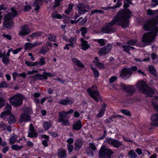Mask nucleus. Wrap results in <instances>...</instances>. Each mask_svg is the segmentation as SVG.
I'll return each instance as SVG.
<instances>
[{
	"mask_svg": "<svg viewBox=\"0 0 158 158\" xmlns=\"http://www.w3.org/2000/svg\"><path fill=\"white\" fill-rule=\"evenodd\" d=\"M131 12L128 9L119 11L111 22L106 24L105 27L102 28V31L106 33L114 32L115 29L113 25L117 23L123 28L128 27L129 19L131 17Z\"/></svg>",
	"mask_w": 158,
	"mask_h": 158,
	"instance_id": "obj_1",
	"label": "nucleus"
},
{
	"mask_svg": "<svg viewBox=\"0 0 158 158\" xmlns=\"http://www.w3.org/2000/svg\"><path fill=\"white\" fill-rule=\"evenodd\" d=\"M158 23L155 19L149 20L143 25V29L146 31H150L151 32L144 34L142 38L143 43L149 44L152 43L155 39V36L158 32Z\"/></svg>",
	"mask_w": 158,
	"mask_h": 158,
	"instance_id": "obj_2",
	"label": "nucleus"
},
{
	"mask_svg": "<svg viewBox=\"0 0 158 158\" xmlns=\"http://www.w3.org/2000/svg\"><path fill=\"white\" fill-rule=\"evenodd\" d=\"M113 153V152L107 148L105 145H103L99 150V156L100 158H111Z\"/></svg>",
	"mask_w": 158,
	"mask_h": 158,
	"instance_id": "obj_3",
	"label": "nucleus"
},
{
	"mask_svg": "<svg viewBox=\"0 0 158 158\" xmlns=\"http://www.w3.org/2000/svg\"><path fill=\"white\" fill-rule=\"evenodd\" d=\"M97 86L94 85L91 88L87 89V91L89 95L97 102L101 98L100 94L97 89Z\"/></svg>",
	"mask_w": 158,
	"mask_h": 158,
	"instance_id": "obj_4",
	"label": "nucleus"
},
{
	"mask_svg": "<svg viewBox=\"0 0 158 158\" xmlns=\"http://www.w3.org/2000/svg\"><path fill=\"white\" fill-rule=\"evenodd\" d=\"M25 97L22 94L16 95L10 98V103L15 106H19L22 104L23 101Z\"/></svg>",
	"mask_w": 158,
	"mask_h": 158,
	"instance_id": "obj_5",
	"label": "nucleus"
},
{
	"mask_svg": "<svg viewBox=\"0 0 158 158\" xmlns=\"http://www.w3.org/2000/svg\"><path fill=\"white\" fill-rule=\"evenodd\" d=\"M4 109L5 110L1 113L0 117L3 119H6L9 122L10 121V106L8 103H6V106Z\"/></svg>",
	"mask_w": 158,
	"mask_h": 158,
	"instance_id": "obj_6",
	"label": "nucleus"
},
{
	"mask_svg": "<svg viewBox=\"0 0 158 158\" xmlns=\"http://www.w3.org/2000/svg\"><path fill=\"white\" fill-rule=\"evenodd\" d=\"M106 142L109 144L112 145L114 147L118 148L122 144L116 139H112L111 138H107L106 139Z\"/></svg>",
	"mask_w": 158,
	"mask_h": 158,
	"instance_id": "obj_7",
	"label": "nucleus"
},
{
	"mask_svg": "<svg viewBox=\"0 0 158 158\" xmlns=\"http://www.w3.org/2000/svg\"><path fill=\"white\" fill-rule=\"evenodd\" d=\"M132 74V72L130 69L123 68L121 71L120 76L122 78L127 79Z\"/></svg>",
	"mask_w": 158,
	"mask_h": 158,
	"instance_id": "obj_8",
	"label": "nucleus"
},
{
	"mask_svg": "<svg viewBox=\"0 0 158 158\" xmlns=\"http://www.w3.org/2000/svg\"><path fill=\"white\" fill-rule=\"evenodd\" d=\"M120 86L122 89L125 91L129 94H133L135 91L134 88L133 86L121 84Z\"/></svg>",
	"mask_w": 158,
	"mask_h": 158,
	"instance_id": "obj_9",
	"label": "nucleus"
},
{
	"mask_svg": "<svg viewBox=\"0 0 158 158\" xmlns=\"http://www.w3.org/2000/svg\"><path fill=\"white\" fill-rule=\"evenodd\" d=\"M137 87L141 93H143L148 88L146 82L144 81H140L137 84Z\"/></svg>",
	"mask_w": 158,
	"mask_h": 158,
	"instance_id": "obj_10",
	"label": "nucleus"
},
{
	"mask_svg": "<svg viewBox=\"0 0 158 158\" xmlns=\"http://www.w3.org/2000/svg\"><path fill=\"white\" fill-rule=\"evenodd\" d=\"M78 11L80 14H83L85 12H87L89 8V6L84 4H79L78 5Z\"/></svg>",
	"mask_w": 158,
	"mask_h": 158,
	"instance_id": "obj_11",
	"label": "nucleus"
},
{
	"mask_svg": "<svg viewBox=\"0 0 158 158\" xmlns=\"http://www.w3.org/2000/svg\"><path fill=\"white\" fill-rule=\"evenodd\" d=\"M151 119L152 122L151 123L152 127L158 126V113L154 114L152 115Z\"/></svg>",
	"mask_w": 158,
	"mask_h": 158,
	"instance_id": "obj_12",
	"label": "nucleus"
},
{
	"mask_svg": "<svg viewBox=\"0 0 158 158\" xmlns=\"http://www.w3.org/2000/svg\"><path fill=\"white\" fill-rule=\"evenodd\" d=\"M28 25H26L22 27L19 33V35L21 36L27 35L30 32V30L28 28Z\"/></svg>",
	"mask_w": 158,
	"mask_h": 158,
	"instance_id": "obj_13",
	"label": "nucleus"
},
{
	"mask_svg": "<svg viewBox=\"0 0 158 158\" xmlns=\"http://www.w3.org/2000/svg\"><path fill=\"white\" fill-rule=\"evenodd\" d=\"M4 26L7 29L10 27V13H8L5 16L3 22Z\"/></svg>",
	"mask_w": 158,
	"mask_h": 158,
	"instance_id": "obj_14",
	"label": "nucleus"
},
{
	"mask_svg": "<svg viewBox=\"0 0 158 158\" xmlns=\"http://www.w3.org/2000/svg\"><path fill=\"white\" fill-rule=\"evenodd\" d=\"M31 117L28 114L24 113L22 114L19 119V121L21 122H27L30 121Z\"/></svg>",
	"mask_w": 158,
	"mask_h": 158,
	"instance_id": "obj_15",
	"label": "nucleus"
},
{
	"mask_svg": "<svg viewBox=\"0 0 158 158\" xmlns=\"http://www.w3.org/2000/svg\"><path fill=\"white\" fill-rule=\"evenodd\" d=\"M58 158H65L67 156L66 151L61 148L59 149L57 151Z\"/></svg>",
	"mask_w": 158,
	"mask_h": 158,
	"instance_id": "obj_16",
	"label": "nucleus"
},
{
	"mask_svg": "<svg viewBox=\"0 0 158 158\" xmlns=\"http://www.w3.org/2000/svg\"><path fill=\"white\" fill-rule=\"evenodd\" d=\"M82 127L81 121L79 120L75 122L73 124V129L74 130H79Z\"/></svg>",
	"mask_w": 158,
	"mask_h": 158,
	"instance_id": "obj_17",
	"label": "nucleus"
},
{
	"mask_svg": "<svg viewBox=\"0 0 158 158\" xmlns=\"http://www.w3.org/2000/svg\"><path fill=\"white\" fill-rule=\"evenodd\" d=\"M29 77L31 78H34L35 80H42L44 79L46 80L48 78L45 75H42L40 74H35L34 76L30 77Z\"/></svg>",
	"mask_w": 158,
	"mask_h": 158,
	"instance_id": "obj_18",
	"label": "nucleus"
},
{
	"mask_svg": "<svg viewBox=\"0 0 158 158\" xmlns=\"http://www.w3.org/2000/svg\"><path fill=\"white\" fill-rule=\"evenodd\" d=\"M155 93L154 91L152 88L148 87L146 90L143 92L148 97H152Z\"/></svg>",
	"mask_w": 158,
	"mask_h": 158,
	"instance_id": "obj_19",
	"label": "nucleus"
},
{
	"mask_svg": "<svg viewBox=\"0 0 158 158\" xmlns=\"http://www.w3.org/2000/svg\"><path fill=\"white\" fill-rule=\"evenodd\" d=\"M10 20H11L17 16L18 12L13 7L10 8Z\"/></svg>",
	"mask_w": 158,
	"mask_h": 158,
	"instance_id": "obj_20",
	"label": "nucleus"
},
{
	"mask_svg": "<svg viewBox=\"0 0 158 158\" xmlns=\"http://www.w3.org/2000/svg\"><path fill=\"white\" fill-rule=\"evenodd\" d=\"M82 42V48L84 50H86L88 49L90 46L88 44L87 42L83 39H81Z\"/></svg>",
	"mask_w": 158,
	"mask_h": 158,
	"instance_id": "obj_21",
	"label": "nucleus"
},
{
	"mask_svg": "<svg viewBox=\"0 0 158 158\" xmlns=\"http://www.w3.org/2000/svg\"><path fill=\"white\" fill-rule=\"evenodd\" d=\"M106 104L105 103H103L102 105L101 110H100L97 116V117H101L102 116L106 110Z\"/></svg>",
	"mask_w": 158,
	"mask_h": 158,
	"instance_id": "obj_22",
	"label": "nucleus"
},
{
	"mask_svg": "<svg viewBox=\"0 0 158 158\" xmlns=\"http://www.w3.org/2000/svg\"><path fill=\"white\" fill-rule=\"evenodd\" d=\"M72 60L74 64L76 65L81 67H84V64L77 58H73L72 59Z\"/></svg>",
	"mask_w": 158,
	"mask_h": 158,
	"instance_id": "obj_23",
	"label": "nucleus"
},
{
	"mask_svg": "<svg viewBox=\"0 0 158 158\" xmlns=\"http://www.w3.org/2000/svg\"><path fill=\"white\" fill-rule=\"evenodd\" d=\"M59 118L58 119V121L59 122H61L62 121L61 120L64 119V118H65L66 117V112L64 111H62L59 113Z\"/></svg>",
	"mask_w": 158,
	"mask_h": 158,
	"instance_id": "obj_24",
	"label": "nucleus"
},
{
	"mask_svg": "<svg viewBox=\"0 0 158 158\" xmlns=\"http://www.w3.org/2000/svg\"><path fill=\"white\" fill-rule=\"evenodd\" d=\"M148 69L149 71L151 74L153 75L156 77L157 76V73L153 66L152 65L149 66L148 67Z\"/></svg>",
	"mask_w": 158,
	"mask_h": 158,
	"instance_id": "obj_25",
	"label": "nucleus"
},
{
	"mask_svg": "<svg viewBox=\"0 0 158 158\" xmlns=\"http://www.w3.org/2000/svg\"><path fill=\"white\" fill-rule=\"evenodd\" d=\"M119 1H120V0H118L117 2L116 3V5L114 7H108L106 8L105 7H102V9H105V10H108V9H110V8L114 9L117 7H118L120 6H121L122 4V3L119 2Z\"/></svg>",
	"mask_w": 158,
	"mask_h": 158,
	"instance_id": "obj_26",
	"label": "nucleus"
},
{
	"mask_svg": "<svg viewBox=\"0 0 158 158\" xmlns=\"http://www.w3.org/2000/svg\"><path fill=\"white\" fill-rule=\"evenodd\" d=\"M59 103L61 104L66 105L68 104H71L72 102L71 101L69 100V99H67L65 100H62L59 102Z\"/></svg>",
	"mask_w": 158,
	"mask_h": 158,
	"instance_id": "obj_27",
	"label": "nucleus"
},
{
	"mask_svg": "<svg viewBox=\"0 0 158 158\" xmlns=\"http://www.w3.org/2000/svg\"><path fill=\"white\" fill-rule=\"evenodd\" d=\"M42 32L40 31H37L33 33L31 35H29V36L33 39L34 38L38 37L40 36L42 34Z\"/></svg>",
	"mask_w": 158,
	"mask_h": 158,
	"instance_id": "obj_28",
	"label": "nucleus"
},
{
	"mask_svg": "<svg viewBox=\"0 0 158 158\" xmlns=\"http://www.w3.org/2000/svg\"><path fill=\"white\" fill-rule=\"evenodd\" d=\"M49 50V48L42 47L39 51V53L41 54H45L47 52H48Z\"/></svg>",
	"mask_w": 158,
	"mask_h": 158,
	"instance_id": "obj_29",
	"label": "nucleus"
},
{
	"mask_svg": "<svg viewBox=\"0 0 158 158\" xmlns=\"http://www.w3.org/2000/svg\"><path fill=\"white\" fill-rule=\"evenodd\" d=\"M93 62L94 63L95 66L99 69H102L104 68V65L102 63L96 62L94 61H93Z\"/></svg>",
	"mask_w": 158,
	"mask_h": 158,
	"instance_id": "obj_30",
	"label": "nucleus"
},
{
	"mask_svg": "<svg viewBox=\"0 0 158 158\" xmlns=\"http://www.w3.org/2000/svg\"><path fill=\"white\" fill-rule=\"evenodd\" d=\"M81 32V35L84 37H85V34L87 32V28L85 27H81L80 29Z\"/></svg>",
	"mask_w": 158,
	"mask_h": 158,
	"instance_id": "obj_31",
	"label": "nucleus"
},
{
	"mask_svg": "<svg viewBox=\"0 0 158 158\" xmlns=\"http://www.w3.org/2000/svg\"><path fill=\"white\" fill-rule=\"evenodd\" d=\"M128 154L130 158H136L137 156L136 154L133 150H130Z\"/></svg>",
	"mask_w": 158,
	"mask_h": 158,
	"instance_id": "obj_32",
	"label": "nucleus"
},
{
	"mask_svg": "<svg viewBox=\"0 0 158 158\" xmlns=\"http://www.w3.org/2000/svg\"><path fill=\"white\" fill-rule=\"evenodd\" d=\"M7 103L4 99L0 97V109L4 106Z\"/></svg>",
	"mask_w": 158,
	"mask_h": 158,
	"instance_id": "obj_33",
	"label": "nucleus"
},
{
	"mask_svg": "<svg viewBox=\"0 0 158 158\" xmlns=\"http://www.w3.org/2000/svg\"><path fill=\"white\" fill-rule=\"evenodd\" d=\"M95 41L96 42L98 43L101 46H103L105 44V40L103 39H95Z\"/></svg>",
	"mask_w": 158,
	"mask_h": 158,
	"instance_id": "obj_34",
	"label": "nucleus"
},
{
	"mask_svg": "<svg viewBox=\"0 0 158 158\" xmlns=\"http://www.w3.org/2000/svg\"><path fill=\"white\" fill-rule=\"evenodd\" d=\"M24 46L25 50H26L28 49H31L32 48H33L32 44L31 43H26L25 44Z\"/></svg>",
	"mask_w": 158,
	"mask_h": 158,
	"instance_id": "obj_35",
	"label": "nucleus"
},
{
	"mask_svg": "<svg viewBox=\"0 0 158 158\" xmlns=\"http://www.w3.org/2000/svg\"><path fill=\"white\" fill-rule=\"evenodd\" d=\"M37 135V133L35 132L34 131L30 132L28 133V136L31 138L36 137Z\"/></svg>",
	"mask_w": 158,
	"mask_h": 158,
	"instance_id": "obj_36",
	"label": "nucleus"
},
{
	"mask_svg": "<svg viewBox=\"0 0 158 158\" xmlns=\"http://www.w3.org/2000/svg\"><path fill=\"white\" fill-rule=\"evenodd\" d=\"M75 145L76 148H77L78 149H80L82 145L81 141L79 139L77 140L75 142Z\"/></svg>",
	"mask_w": 158,
	"mask_h": 158,
	"instance_id": "obj_37",
	"label": "nucleus"
},
{
	"mask_svg": "<svg viewBox=\"0 0 158 158\" xmlns=\"http://www.w3.org/2000/svg\"><path fill=\"white\" fill-rule=\"evenodd\" d=\"M44 129L47 130L52 126V124L48 122H45L43 124Z\"/></svg>",
	"mask_w": 158,
	"mask_h": 158,
	"instance_id": "obj_38",
	"label": "nucleus"
},
{
	"mask_svg": "<svg viewBox=\"0 0 158 158\" xmlns=\"http://www.w3.org/2000/svg\"><path fill=\"white\" fill-rule=\"evenodd\" d=\"M18 136L15 134H13L11 137H10V143H14L16 141Z\"/></svg>",
	"mask_w": 158,
	"mask_h": 158,
	"instance_id": "obj_39",
	"label": "nucleus"
},
{
	"mask_svg": "<svg viewBox=\"0 0 158 158\" xmlns=\"http://www.w3.org/2000/svg\"><path fill=\"white\" fill-rule=\"evenodd\" d=\"M105 48L106 52L107 53H109L110 51L111 50L112 48V46L110 44H108L106 46L104 47Z\"/></svg>",
	"mask_w": 158,
	"mask_h": 158,
	"instance_id": "obj_40",
	"label": "nucleus"
},
{
	"mask_svg": "<svg viewBox=\"0 0 158 158\" xmlns=\"http://www.w3.org/2000/svg\"><path fill=\"white\" fill-rule=\"evenodd\" d=\"M91 68L93 71L94 76L96 77H98L99 76L98 71L94 67H91Z\"/></svg>",
	"mask_w": 158,
	"mask_h": 158,
	"instance_id": "obj_41",
	"label": "nucleus"
},
{
	"mask_svg": "<svg viewBox=\"0 0 158 158\" xmlns=\"http://www.w3.org/2000/svg\"><path fill=\"white\" fill-rule=\"evenodd\" d=\"M148 15H152L155 14L156 12H158V10H152L148 9L147 10Z\"/></svg>",
	"mask_w": 158,
	"mask_h": 158,
	"instance_id": "obj_42",
	"label": "nucleus"
},
{
	"mask_svg": "<svg viewBox=\"0 0 158 158\" xmlns=\"http://www.w3.org/2000/svg\"><path fill=\"white\" fill-rule=\"evenodd\" d=\"M49 37L48 38V39L52 41L55 42L56 39V36L55 35L50 34L48 35Z\"/></svg>",
	"mask_w": 158,
	"mask_h": 158,
	"instance_id": "obj_43",
	"label": "nucleus"
},
{
	"mask_svg": "<svg viewBox=\"0 0 158 158\" xmlns=\"http://www.w3.org/2000/svg\"><path fill=\"white\" fill-rule=\"evenodd\" d=\"M2 60L4 64H7L9 63V58H7V56H6L5 55L3 57V58L2 59Z\"/></svg>",
	"mask_w": 158,
	"mask_h": 158,
	"instance_id": "obj_44",
	"label": "nucleus"
},
{
	"mask_svg": "<svg viewBox=\"0 0 158 158\" xmlns=\"http://www.w3.org/2000/svg\"><path fill=\"white\" fill-rule=\"evenodd\" d=\"M23 146H19L17 145H13L11 146V148L14 150H19L22 148Z\"/></svg>",
	"mask_w": 158,
	"mask_h": 158,
	"instance_id": "obj_45",
	"label": "nucleus"
},
{
	"mask_svg": "<svg viewBox=\"0 0 158 158\" xmlns=\"http://www.w3.org/2000/svg\"><path fill=\"white\" fill-rule=\"evenodd\" d=\"M2 127L4 130H6L8 132L10 131V127L9 126H6L5 124L2 123Z\"/></svg>",
	"mask_w": 158,
	"mask_h": 158,
	"instance_id": "obj_46",
	"label": "nucleus"
},
{
	"mask_svg": "<svg viewBox=\"0 0 158 158\" xmlns=\"http://www.w3.org/2000/svg\"><path fill=\"white\" fill-rule=\"evenodd\" d=\"M136 43V41L134 40H131L127 42V44L130 46L134 45Z\"/></svg>",
	"mask_w": 158,
	"mask_h": 158,
	"instance_id": "obj_47",
	"label": "nucleus"
},
{
	"mask_svg": "<svg viewBox=\"0 0 158 158\" xmlns=\"http://www.w3.org/2000/svg\"><path fill=\"white\" fill-rule=\"evenodd\" d=\"M122 47L124 49V51L127 52L129 54H130V52H129V51L130 50L129 46L128 45V46H127L123 45Z\"/></svg>",
	"mask_w": 158,
	"mask_h": 158,
	"instance_id": "obj_48",
	"label": "nucleus"
},
{
	"mask_svg": "<svg viewBox=\"0 0 158 158\" xmlns=\"http://www.w3.org/2000/svg\"><path fill=\"white\" fill-rule=\"evenodd\" d=\"M22 48L21 47L15 50H13L12 48H10V51H12L13 53L14 54H15L18 53L20 51L22 50Z\"/></svg>",
	"mask_w": 158,
	"mask_h": 158,
	"instance_id": "obj_49",
	"label": "nucleus"
},
{
	"mask_svg": "<svg viewBox=\"0 0 158 158\" xmlns=\"http://www.w3.org/2000/svg\"><path fill=\"white\" fill-rule=\"evenodd\" d=\"M16 119L15 116L10 113V124L14 123Z\"/></svg>",
	"mask_w": 158,
	"mask_h": 158,
	"instance_id": "obj_50",
	"label": "nucleus"
},
{
	"mask_svg": "<svg viewBox=\"0 0 158 158\" xmlns=\"http://www.w3.org/2000/svg\"><path fill=\"white\" fill-rule=\"evenodd\" d=\"M61 122L63 123V125L65 126H69L70 125V123L69 120L67 119H63L61 120Z\"/></svg>",
	"mask_w": 158,
	"mask_h": 158,
	"instance_id": "obj_51",
	"label": "nucleus"
},
{
	"mask_svg": "<svg viewBox=\"0 0 158 158\" xmlns=\"http://www.w3.org/2000/svg\"><path fill=\"white\" fill-rule=\"evenodd\" d=\"M104 11L101 10H93L91 12V14H90V15H92L94 14L95 13H103Z\"/></svg>",
	"mask_w": 158,
	"mask_h": 158,
	"instance_id": "obj_52",
	"label": "nucleus"
},
{
	"mask_svg": "<svg viewBox=\"0 0 158 158\" xmlns=\"http://www.w3.org/2000/svg\"><path fill=\"white\" fill-rule=\"evenodd\" d=\"M39 61L40 65V66L45 64H46L44 58L43 57L40 58Z\"/></svg>",
	"mask_w": 158,
	"mask_h": 158,
	"instance_id": "obj_53",
	"label": "nucleus"
},
{
	"mask_svg": "<svg viewBox=\"0 0 158 158\" xmlns=\"http://www.w3.org/2000/svg\"><path fill=\"white\" fill-rule=\"evenodd\" d=\"M122 113L124 114H125L128 116H130L131 115V114L129 111L127 110H121Z\"/></svg>",
	"mask_w": 158,
	"mask_h": 158,
	"instance_id": "obj_54",
	"label": "nucleus"
},
{
	"mask_svg": "<svg viewBox=\"0 0 158 158\" xmlns=\"http://www.w3.org/2000/svg\"><path fill=\"white\" fill-rule=\"evenodd\" d=\"M105 48L104 47L102 48L99 51V54H106L107 52L105 49Z\"/></svg>",
	"mask_w": 158,
	"mask_h": 158,
	"instance_id": "obj_55",
	"label": "nucleus"
},
{
	"mask_svg": "<svg viewBox=\"0 0 158 158\" xmlns=\"http://www.w3.org/2000/svg\"><path fill=\"white\" fill-rule=\"evenodd\" d=\"M153 2V3L151 4L152 7H155L158 5V1L157 0H151Z\"/></svg>",
	"mask_w": 158,
	"mask_h": 158,
	"instance_id": "obj_56",
	"label": "nucleus"
},
{
	"mask_svg": "<svg viewBox=\"0 0 158 158\" xmlns=\"http://www.w3.org/2000/svg\"><path fill=\"white\" fill-rule=\"evenodd\" d=\"M77 40V38L76 37H74V38L71 37L69 39V40L68 41L71 43L73 44L74 42L76 41Z\"/></svg>",
	"mask_w": 158,
	"mask_h": 158,
	"instance_id": "obj_57",
	"label": "nucleus"
},
{
	"mask_svg": "<svg viewBox=\"0 0 158 158\" xmlns=\"http://www.w3.org/2000/svg\"><path fill=\"white\" fill-rule=\"evenodd\" d=\"M8 85V84H7L5 82H2L0 84V88L7 87Z\"/></svg>",
	"mask_w": 158,
	"mask_h": 158,
	"instance_id": "obj_58",
	"label": "nucleus"
},
{
	"mask_svg": "<svg viewBox=\"0 0 158 158\" xmlns=\"http://www.w3.org/2000/svg\"><path fill=\"white\" fill-rule=\"evenodd\" d=\"M117 78V77L115 76H113L111 77L109 79L110 82L111 83H113L116 80Z\"/></svg>",
	"mask_w": 158,
	"mask_h": 158,
	"instance_id": "obj_59",
	"label": "nucleus"
},
{
	"mask_svg": "<svg viewBox=\"0 0 158 158\" xmlns=\"http://www.w3.org/2000/svg\"><path fill=\"white\" fill-rule=\"evenodd\" d=\"M43 0H35L33 5H39L40 3L42 2Z\"/></svg>",
	"mask_w": 158,
	"mask_h": 158,
	"instance_id": "obj_60",
	"label": "nucleus"
},
{
	"mask_svg": "<svg viewBox=\"0 0 158 158\" xmlns=\"http://www.w3.org/2000/svg\"><path fill=\"white\" fill-rule=\"evenodd\" d=\"M31 9V7L29 5H27L24 6L23 9L25 11H27Z\"/></svg>",
	"mask_w": 158,
	"mask_h": 158,
	"instance_id": "obj_61",
	"label": "nucleus"
},
{
	"mask_svg": "<svg viewBox=\"0 0 158 158\" xmlns=\"http://www.w3.org/2000/svg\"><path fill=\"white\" fill-rule=\"evenodd\" d=\"M60 2L55 0L53 7L54 8L60 5Z\"/></svg>",
	"mask_w": 158,
	"mask_h": 158,
	"instance_id": "obj_62",
	"label": "nucleus"
},
{
	"mask_svg": "<svg viewBox=\"0 0 158 158\" xmlns=\"http://www.w3.org/2000/svg\"><path fill=\"white\" fill-rule=\"evenodd\" d=\"M87 21L86 16L84 19H83L80 22V24L81 25L84 24Z\"/></svg>",
	"mask_w": 158,
	"mask_h": 158,
	"instance_id": "obj_63",
	"label": "nucleus"
},
{
	"mask_svg": "<svg viewBox=\"0 0 158 158\" xmlns=\"http://www.w3.org/2000/svg\"><path fill=\"white\" fill-rule=\"evenodd\" d=\"M90 146L91 149L93 151H94L96 149V147L95 145L93 143H90L89 144Z\"/></svg>",
	"mask_w": 158,
	"mask_h": 158,
	"instance_id": "obj_64",
	"label": "nucleus"
}]
</instances>
